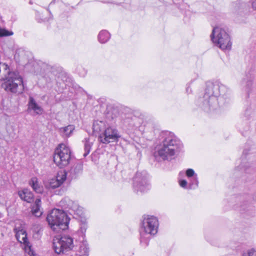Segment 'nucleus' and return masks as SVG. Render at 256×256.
<instances>
[{
  "label": "nucleus",
  "instance_id": "nucleus-4",
  "mask_svg": "<svg viewBox=\"0 0 256 256\" xmlns=\"http://www.w3.org/2000/svg\"><path fill=\"white\" fill-rule=\"evenodd\" d=\"M0 80H4L2 87L8 92H16V73L9 66L0 62Z\"/></svg>",
  "mask_w": 256,
  "mask_h": 256
},
{
  "label": "nucleus",
  "instance_id": "nucleus-14",
  "mask_svg": "<svg viewBox=\"0 0 256 256\" xmlns=\"http://www.w3.org/2000/svg\"><path fill=\"white\" fill-rule=\"evenodd\" d=\"M17 54L18 57V63L20 64L25 66L28 62V56L30 52L28 51H25L22 48L17 49Z\"/></svg>",
  "mask_w": 256,
  "mask_h": 256
},
{
  "label": "nucleus",
  "instance_id": "nucleus-8",
  "mask_svg": "<svg viewBox=\"0 0 256 256\" xmlns=\"http://www.w3.org/2000/svg\"><path fill=\"white\" fill-rule=\"evenodd\" d=\"M148 174L146 172H138L134 178V188L138 192H144L150 188Z\"/></svg>",
  "mask_w": 256,
  "mask_h": 256
},
{
  "label": "nucleus",
  "instance_id": "nucleus-30",
  "mask_svg": "<svg viewBox=\"0 0 256 256\" xmlns=\"http://www.w3.org/2000/svg\"><path fill=\"white\" fill-rule=\"evenodd\" d=\"M249 164H246V165H243L241 164L238 166L236 170H241V171H244L246 172H248V167H249Z\"/></svg>",
  "mask_w": 256,
  "mask_h": 256
},
{
  "label": "nucleus",
  "instance_id": "nucleus-16",
  "mask_svg": "<svg viewBox=\"0 0 256 256\" xmlns=\"http://www.w3.org/2000/svg\"><path fill=\"white\" fill-rule=\"evenodd\" d=\"M82 170V165L81 164H74L70 170L68 172L69 176L71 178H76Z\"/></svg>",
  "mask_w": 256,
  "mask_h": 256
},
{
  "label": "nucleus",
  "instance_id": "nucleus-33",
  "mask_svg": "<svg viewBox=\"0 0 256 256\" xmlns=\"http://www.w3.org/2000/svg\"><path fill=\"white\" fill-rule=\"evenodd\" d=\"M243 256H256V250L252 249L250 250L248 253L244 254Z\"/></svg>",
  "mask_w": 256,
  "mask_h": 256
},
{
  "label": "nucleus",
  "instance_id": "nucleus-22",
  "mask_svg": "<svg viewBox=\"0 0 256 256\" xmlns=\"http://www.w3.org/2000/svg\"><path fill=\"white\" fill-rule=\"evenodd\" d=\"M110 34L108 31L103 30L100 32L98 40L100 42L104 44L110 40Z\"/></svg>",
  "mask_w": 256,
  "mask_h": 256
},
{
  "label": "nucleus",
  "instance_id": "nucleus-21",
  "mask_svg": "<svg viewBox=\"0 0 256 256\" xmlns=\"http://www.w3.org/2000/svg\"><path fill=\"white\" fill-rule=\"evenodd\" d=\"M30 185L32 187L33 190L37 193H42V187L41 186L38 182V178L33 177L31 178L29 182Z\"/></svg>",
  "mask_w": 256,
  "mask_h": 256
},
{
  "label": "nucleus",
  "instance_id": "nucleus-5",
  "mask_svg": "<svg viewBox=\"0 0 256 256\" xmlns=\"http://www.w3.org/2000/svg\"><path fill=\"white\" fill-rule=\"evenodd\" d=\"M211 39L218 47L222 50H230L232 42L227 30L220 26L213 28L210 34Z\"/></svg>",
  "mask_w": 256,
  "mask_h": 256
},
{
  "label": "nucleus",
  "instance_id": "nucleus-23",
  "mask_svg": "<svg viewBox=\"0 0 256 256\" xmlns=\"http://www.w3.org/2000/svg\"><path fill=\"white\" fill-rule=\"evenodd\" d=\"M74 130V127L73 125H68L67 126L60 128L59 130L64 136L68 137L70 136Z\"/></svg>",
  "mask_w": 256,
  "mask_h": 256
},
{
  "label": "nucleus",
  "instance_id": "nucleus-38",
  "mask_svg": "<svg viewBox=\"0 0 256 256\" xmlns=\"http://www.w3.org/2000/svg\"><path fill=\"white\" fill-rule=\"evenodd\" d=\"M238 10H240V8H245L246 6V4L245 2H241V3L238 2Z\"/></svg>",
  "mask_w": 256,
  "mask_h": 256
},
{
  "label": "nucleus",
  "instance_id": "nucleus-1",
  "mask_svg": "<svg viewBox=\"0 0 256 256\" xmlns=\"http://www.w3.org/2000/svg\"><path fill=\"white\" fill-rule=\"evenodd\" d=\"M229 88L218 81L206 83L204 93L197 101V106L206 112H210L230 103Z\"/></svg>",
  "mask_w": 256,
  "mask_h": 256
},
{
  "label": "nucleus",
  "instance_id": "nucleus-12",
  "mask_svg": "<svg viewBox=\"0 0 256 256\" xmlns=\"http://www.w3.org/2000/svg\"><path fill=\"white\" fill-rule=\"evenodd\" d=\"M17 241L23 244L24 251L30 256H36V254L32 249V246L28 240L26 230L17 229Z\"/></svg>",
  "mask_w": 256,
  "mask_h": 256
},
{
  "label": "nucleus",
  "instance_id": "nucleus-27",
  "mask_svg": "<svg viewBox=\"0 0 256 256\" xmlns=\"http://www.w3.org/2000/svg\"><path fill=\"white\" fill-rule=\"evenodd\" d=\"M198 180L197 174L194 176V177L191 178L190 182L189 184L190 189H195L198 187Z\"/></svg>",
  "mask_w": 256,
  "mask_h": 256
},
{
  "label": "nucleus",
  "instance_id": "nucleus-37",
  "mask_svg": "<svg viewBox=\"0 0 256 256\" xmlns=\"http://www.w3.org/2000/svg\"><path fill=\"white\" fill-rule=\"evenodd\" d=\"M250 3L253 10L256 11V0H252Z\"/></svg>",
  "mask_w": 256,
  "mask_h": 256
},
{
  "label": "nucleus",
  "instance_id": "nucleus-24",
  "mask_svg": "<svg viewBox=\"0 0 256 256\" xmlns=\"http://www.w3.org/2000/svg\"><path fill=\"white\" fill-rule=\"evenodd\" d=\"M84 152L83 154L84 157H86L90 153L91 147L92 146V142H90L89 138H85L84 140Z\"/></svg>",
  "mask_w": 256,
  "mask_h": 256
},
{
  "label": "nucleus",
  "instance_id": "nucleus-10",
  "mask_svg": "<svg viewBox=\"0 0 256 256\" xmlns=\"http://www.w3.org/2000/svg\"><path fill=\"white\" fill-rule=\"evenodd\" d=\"M158 221L156 217L148 216L144 218L142 228L146 235H154L158 232Z\"/></svg>",
  "mask_w": 256,
  "mask_h": 256
},
{
  "label": "nucleus",
  "instance_id": "nucleus-15",
  "mask_svg": "<svg viewBox=\"0 0 256 256\" xmlns=\"http://www.w3.org/2000/svg\"><path fill=\"white\" fill-rule=\"evenodd\" d=\"M18 194L22 200L28 203H30L34 201V194L28 189H24L22 191H20Z\"/></svg>",
  "mask_w": 256,
  "mask_h": 256
},
{
  "label": "nucleus",
  "instance_id": "nucleus-20",
  "mask_svg": "<svg viewBox=\"0 0 256 256\" xmlns=\"http://www.w3.org/2000/svg\"><path fill=\"white\" fill-rule=\"evenodd\" d=\"M77 255L79 256H88V248L86 242H82L80 244Z\"/></svg>",
  "mask_w": 256,
  "mask_h": 256
},
{
  "label": "nucleus",
  "instance_id": "nucleus-19",
  "mask_svg": "<svg viewBox=\"0 0 256 256\" xmlns=\"http://www.w3.org/2000/svg\"><path fill=\"white\" fill-rule=\"evenodd\" d=\"M41 207V200L40 198H36L34 204L32 208V214L36 216L39 217L42 214V212L40 210Z\"/></svg>",
  "mask_w": 256,
  "mask_h": 256
},
{
  "label": "nucleus",
  "instance_id": "nucleus-2",
  "mask_svg": "<svg viewBox=\"0 0 256 256\" xmlns=\"http://www.w3.org/2000/svg\"><path fill=\"white\" fill-rule=\"evenodd\" d=\"M159 138L161 142L158 146L155 154L163 160L173 159L182 148L181 141L170 132H162Z\"/></svg>",
  "mask_w": 256,
  "mask_h": 256
},
{
  "label": "nucleus",
  "instance_id": "nucleus-3",
  "mask_svg": "<svg viewBox=\"0 0 256 256\" xmlns=\"http://www.w3.org/2000/svg\"><path fill=\"white\" fill-rule=\"evenodd\" d=\"M46 221L54 231L68 228L70 218L64 210L54 208L48 214Z\"/></svg>",
  "mask_w": 256,
  "mask_h": 256
},
{
  "label": "nucleus",
  "instance_id": "nucleus-43",
  "mask_svg": "<svg viewBox=\"0 0 256 256\" xmlns=\"http://www.w3.org/2000/svg\"><path fill=\"white\" fill-rule=\"evenodd\" d=\"M240 210H246V208H244V206H242V207L241 209Z\"/></svg>",
  "mask_w": 256,
  "mask_h": 256
},
{
  "label": "nucleus",
  "instance_id": "nucleus-6",
  "mask_svg": "<svg viewBox=\"0 0 256 256\" xmlns=\"http://www.w3.org/2000/svg\"><path fill=\"white\" fill-rule=\"evenodd\" d=\"M71 151L70 148L64 144H59L54 154V161L60 168L67 166L70 160Z\"/></svg>",
  "mask_w": 256,
  "mask_h": 256
},
{
  "label": "nucleus",
  "instance_id": "nucleus-28",
  "mask_svg": "<svg viewBox=\"0 0 256 256\" xmlns=\"http://www.w3.org/2000/svg\"><path fill=\"white\" fill-rule=\"evenodd\" d=\"M12 34V32L0 27V37L10 36Z\"/></svg>",
  "mask_w": 256,
  "mask_h": 256
},
{
  "label": "nucleus",
  "instance_id": "nucleus-35",
  "mask_svg": "<svg viewBox=\"0 0 256 256\" xmlns=\"http://www.w3.org/2000/svg\"><path fill=\"white\" fill-rule=\"evenodd\" d=\"M41 67V70L43 72H45L50 68V66L45 63H42Z\"/></svg>",
  "mask_w": 256,
  "mask_h": 256
},
{
  "label": "nucleus",
  "instance_id": "nucleus-39",
  "mask_svg": "<svg viewBox=\"0 0 256 256\" xmlns=\"http://www.w3.org/2000/svg\"><path fill=\"white\" fill-rule=\"evenodd\" d=\"M86 224H84L82 226H80V230L82 233L86 232Z\"/></svg>",
  "mask_w": 256,
  "mask_h": 256
},
{
  "label": "nucleus",
  "instance_id": "nucleus-26",
  "mask_svg": "<svg viewBox=\"0 0 256 256\" xmlns=\"http://www.w3.org/2000/svg\"><path fill=\"white\" fill-rule=\"evenodd\" d=\"M151 235H146V233L140 234V244L143 246H146L148 245L149 240Z\"/></svg>",
  "mask_w": 256,
  "mask_h": 256
},
{
  "label": "nucleus",
  "instance_id": "nucleus-32",
  "mask_svg": "<svg viewBox=\"0 0 256 256\" xmlns=\"http://www.w3.org/2000/svg\"><path fill=\"white\" fill-rule=\"evenodd\" d=\"M194 82V80H192L190 82H188L186 85V90L188 94H190L192 92V90L190 88V85Z\"/></svg>",
  "mask_w": 256,
  "mask_h": 256
},
{
  "label": "nucleus",
  "instance_id": "nucleus-36",
  "mask_svg": "<svg viewBox=\"0 0 256 256\" xmlns=\"http://www.w3.org/2000/svg\"><path fill=\"white\" fill-rule=\"evenodd\" d=\"M180 185L183 188H186L188 182L186 180H182L179 182Z\"/></svg>",
  "mask_w": 256,
  "mask_h": 256
},
{
  "label": "nucleus",
  "instance_id": "nucleus-25",
  "mask_svg": "<svg viewBox=\"0 0 256 256\" xmlns=\"http://www.w3.org/2000/svg\"><path fill=\"white\" fill-rule=\"evenodd\" d=\"M17 93L21 94L24 90V86L22 78L17 74Z\"/></svg>",
  "mask_w": 256,
  "mask_h": 256
},
{
  "label": "nucleus",
  "instance_id": "nucleus-17",
  "mask_svg": "<svg viewBox=\"0 0 256 256\" xmlns=\"http://www.w3.org/2000/svg\"><path fill=\"white\" fill-rule=\"evenodd\" d=\"M92 127L94 132L99 134L107 128H106L105 122L102 120H94Z\"/></svg>",
  "mask_w": 256,
  "mask_h": 256
},
{
  "label": "nucleus",
  "instance_id": "nucleus-34",
  "mask_svg": "<svg viewBox=\"0 0 256 256\" xmlns=\"http://www.w3.org/2000/svg\"><path fill=\"white\" fill-rule=\"evenodd\" d=\"M78 74L82 77H84L86 74V70L82 68H78Z\"/></svg>",
  "mask_w": 256,
  "mask_h": 256
},
{
  "label": "nucleus",
  "instance_id": "nucleus-13",
  "mask_svg": "<svg viewBox=\"0 0 256 256\" xmlns=\"http://www.w3.org/2000/svg\"><path fill=\"white\" fill-rule=\"evenodd\" d=\"M66 177L67 172L65 170L58 171L56 178L50 180L48 182V188L54 189L60 186L66 181Z\"/></svg>",
  "mask_w": 256,
  "mask_h": 256
},
{
  "label": "nucleus",
  "instance_id": "nucleus-42",
  "mask_svg": "<svg viewBox=\"0 0 256 256\" xmlns=\"http://www.w3.org/2000/svg\"><path fill=\"white\" fill-rule=\"evenodd\" d=\"M14 232L15 233V236H16V227H14L13 229Z\"/></svg>",
  "mask_w": 256,
  "mask_h": 256
},
{
  "label": "nucleus",
  "instance_id": "nucleus-9",
  "mask_svg": "<svg viewBox=\"0 0 256 256\" xmlns=\"http://www.w3.org/2000/svg\"><path fill=\"white\" fill-rule=\"evenodd\" d=\"M120 138L118 130L112 126L108 127L98 136L99 140L103 144L117 142Z\"/></svg>",
  "mask_w": 256,
  "mask_h": 256
},
{
  "label": "nucleus",
  "instance_id": "nucleus-40",
  "mask_svg": "<svg viewBox=\"0 0 256 256\" xmlns=\"http://www.w3.org/2000/svg\"><path fill=\"white\" fill-rule=\"evenodd\" d=\"M130 122V119L129 118H127L124 120V123L126 124Z\"/></svg>",
  "mask_w": 256,
  "mask_h": 256
},
{
  "label": "nucleus",
  "instance_id": "nucleus-31",
  "mask_svg": "<svg viewBox=\"0 0 256 256\" xmlns=\"http://www.w3.org/2000/svg\"><path fill=\"white\" fill-rule=\"evenodd\" d=\"M186 176L188 178H191L194 177V176H195L196 174H195L194 171V170H192V168L188 169L186 170Z\"/></svg>",
  "mask_w": 256,
  "mask_h": 256
},
{
  "label": "nucleus",
  "instance_id": "nucleus-41",
  "mask_svg": "<svg viewBox=\"0 0 256 256\" xmlns=\"http://www.w3.org/2000/svg\"><path fill=\"white\" fill-rule=\"evenodd\" d=\"M129 124L130 125V126H135V124L132 122H130Z\"/></svg>",
  "mask_w": 256,
  "mask_h": 256
},
{
  "label": "nucleus",
  "instance_id": "nucleus-11",
  "mask_svg": "<svg viewBox=\"0 0 256 256\" xmlns=\"http://www.w3.org/2000/svg\"><path fill=\"white\" fill-rule=\"evenodd\" d=\"M60 206L64 209L71 210L78 216H80L82 214V208L80 207L76 202L73 201L68 197H65L60 202Z\"/></svg>",
  "mask_w": 256,
  "mask_h": 256
},
{
  "label": "nucleus",
  "instance_id": "nucleus-29",
  "mask_svg": "<svg viewBox=\"0 0 256 256\" xmlns=\"http://www.w3.org/2000/svg\"><path fill=\"white\" fill-rule=\"evenodd\" d=\"M252 84V78H247L246 80L244 79L242 81V85L246 86L248 88L250 87Z\"/></svg>",
  "mask_w": 256,
  "mask_h": 256
},
{
  "label": "nucleus",
  "instance_id": "nucleus-18",
  "mask_svg": "<svg viewBox=\"0 0 256 256\" xmlns=\"http://www.w3.org/2000/svg\"><path fill=\"white\" fill-rule=\"evenodd\" d=\"M28 106V108L33 110L36 114H40L42 112V108L37 104L34 99L32 96L29 98Z\"/></svg>",
  "mask_w": 256,
  "mask_h": 256
},
{
  "label": "nucleus",
  "instance_id": "nucleus-7",
  "mask_svg": "<svg viewBox=\"0 0 256 256\" xmlns=\"http://www.w3.org/2000/svg\"><path fill=\"white\" fill-rule=\"evenodd\" d=\"M53 247L55 252L58 254L66 252L74 247L73 239L68 235L61 237H55L53 240Z\"/></svg>",
  "mask_w": 256,
  "mask_h": 256
}]
</instances>
